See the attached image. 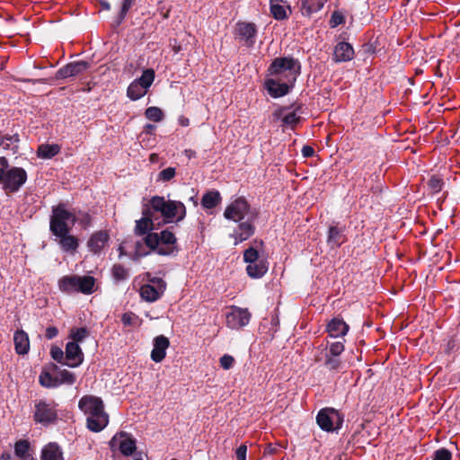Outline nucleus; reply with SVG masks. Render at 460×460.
<instances>
[{
	"label": "nucleus",
	"instance_id": "1",
	"mask_svg": "<svg viewBox=\"0 0 460 460\" xmlns=\"http://www.w3.org/2000/svg\"><path fill=\"white\" fill-rule=\"evenodd\" d=\"M79 409L86 415V426L93 432H100L109 423V415L100 397L84 395L78 402Z\"/></svg>",
	"mask_w": 460,
	"mask_h": 460
},
{
	"label": "nucleus",
	"instance_id": "2",
	"mask_svg": "<svg viewBox=\"0 0 460 460\" xmlns=\"http://www.w3.org/2000/svg\"><path fill=\"white\" fill-rule=\"evenodd\" d=\"M147 207L154 215L159 213L164 223H178L186 217V207L181 201L165 199L164 196L152 197Z\"/></svg>",
	"mask_w": 460,
	"mask_h": 460
},
{
	"label": "nucleus",
	"instance_id": "3",
	"mask_svg": "<svg viewBox=\"0 0 460 460\" xmlns=\"http://www.w3.org/2000/svg\"><path fill=\"white\" fill-rule=\"evenodd\" d=\"M269 75L288 83H295L301 73L300 62L293 57L276 58L268 68Z\"/></svg>",
	"mask_w": 460,
	"mask_h": 460
},
{
	"label": "nucleus",
	"instance_id": "4",
	"mask_svg": "<svg viewBox=\"0 0 460 460\" xmlns=\"http://www.w3.org/2000/svg\"><path fill=\"white\" fill-rule=\"evenodd\" d=\"M144 241L150 251L159 255H171L176 250L177 239L168 229L160 233H149L144 236Z\"/></svg>",
	"mask_w": 460,
	"mask_h": 460
},
{
	"label": "nucleus",
	"instance_id": "5",
	"mask_svg": "<svg viewBox=\"0 0 460 460\" xmlns=\"http://www.w3.org/2000/svg\"><path fill=\"white\" fill-rule=\"evenodd\" d=\"M58 285L63 293L90 295L94 292L95 279L92 276L66 275L59 279Z\"/></svg>",
	"mask_w": 460,
	"mask_h": 460
},
{
	"label": "nucleus",
	"instance_id": "6",
	"mask_svg": "<svg viewBox=\"0 0 460 460\" xmlns=\"http://www.w3.org/2000/svg\"><path fill=\"white\" fill-rule=\"evenodd\" d=\"M49 230L53 235L64 234L72 229L74 213L66 208V204L59 203L52 207Z\"/></svg>",
	"mask_w": 460,
	"mask_h": 460
},
{
	"label": "nucleus",
	"instance_id": "7",
	"mask_svg": "<svg viewBox=\"0 0 460 460\" xmlns=\"http://www.w3.org/2000/svg\"><path fill=\"white\" fill-rule=\"evenodd\" d=\"M33 420L46 427L56 424L58 420V403L53 400H35Z\"/></svg>",
	"mask_w": 460,
	"mask_h": 460
},
{
	"label": "nucleus",
	"instance_id": "8",
	"mask_svg": "<svg viewBox=\"0 0 460 460\" xmlns=\"http://www.w3.org/2000/svg\"><path fill=\"white\" fill-rule=\"evenodd\" d=\"M243 261L247 263L246 272L252 279H260L268 271L267 260L261 257L259 252L253 247H249L244 251Z\"/></svg>",
	"mask_w": 460,
	"mask_h": 460
},
{
	"label": "nucleus",
	"instance_id": "9",
	"mask_svg": "<svg viewBox=\"0 0 460 460\" xmlns=\"http://www.w3.org/2000/svg\"><path fill=\"white\" fill-rule=\"evenodd\" d=\"M316 423L326 432H332L341 428L343 416L334 408L321 409L316 415Z\"/></svg>",
	"mask_w": 460,
	"mask_h": 460
},
{
	"label": "nucleus",
	"instance_id": "10",
	"mask_svg": "<svg viewBox=\"0 0 460 460\" xmlns=\"http://www.w3.org/2000/svg\"><path fill=\"white\" fill-rule=\"evenodd\" d=\"M253 213H257V211L251 208L250 204L244 198L240 197L226 208L224 217L227 220L237 223L252 217Z\"/></svg>",
	"mask_w": 460,
	"mask_h": 460
},
{
	"label": "nucleus",
	"instance_id": "11",
	"mask_svg": "<svg viewBox=\"0 0 460 460\" xmlns=\"http://www.w3.org/2000/svg\"><path fill=\"white\" fill-rule=\"evenodd\" d=\"M27 181V172L21 167H8L2 181L5 192H16Z\"/></svg>",
	"mask_w": 460,
	"mask_h": 460
},
{
	"label": "nucleus",
	"instance_id": "12",
	"mask_svg": "<svg viewBox=\"0 0 460 460\" xmlns=\"http://www.w3.org/2000/svg\"><path fill=\"white\" fill-rule=\"evenodd\" d=\"M165 289L166 283L163 279L148 277V283L141 286L139 295L146 302H155L162 296Z\"/></svg>",
	"mask_w": 460,
	"mask_h": 460
},
{
	"label": "nucleus",
	"instance_id": "13",
	"mask_svg": "<svg viewBox=\"0 0 460 460\" xmlns=\"http://www.w3.org/2000/svg\"><path fill=\"white\" fill-rule=\"evenodd\" d=\"M109 445L113 452L119 450L126 456L133 455L137 449V440L132 435L125 431L116 433L111 439Z\"/></svg>",
	"mask_w": 460,
	"mask_h": 460
},
{
	"label": "nucleus",
	"instance_id": "14",
	"mask_svg": "<svg viewBox=\"0 0 460 460\" xmlns=\"http://www.w3.org/2000/svg\"><path fill=\"white\" fill-rule=\"evenodd\" d=\"M251 316L247 308L232 305L226 314V324L230 329L240 330L249 323Z\"/></svg>",
	"mask_w": 460,
	"mask_h": 460
},
{
	"label": "nucleus",
	"instance_id": "15",
	"mask_svg": "<svg viewBox=\"0 0 460 460\" xmlns=\"http://www.w3.org/2000/svg\"><path fill=\"white\" fill-rule=\"evenodd\" d=\"M234 34L240 43L246 48H252L257 38V27L252 22H237Z\"/></svg>",
	"mask_w": 460,
	"mask_h": 460
},
{
	"label": "nucleus",
	"instance_id": "16",
	"mask_svg": "<svg viewBox=\"0 0 460 460\" xmlns=\"http://www.w3.org/2000/svg\"><path fill=\"white\" fill-rule=\"evenodd\" d=\"M291 107H279L273 112L276 119H281L282 126L294 128L301 120L300 113H302V105H296L293 111H288Z\"/></svg>",
	"mask_w": 460,
	"mask_h": 460
},
{
	"label": "nucleus",
	"instance_id": "17",
	"mask_svg": "<svg viewBox=\"0 0 460 460\" xmlns=\"http://www.w3.org/2000/svg\"><path fill=\"white\" fill-rule=\"evenodd\" d=\"M258 213H253V216L248 217L241 222L234 228L232 236L234 238L235 243H242L248 240L255 233L254 222L257 219Z\"/></svg>",
	"mask_w": 460,
	"mask_h": 460
},
{
	"label": "nucleus",
	"instance_id": "18",
	"mask_svg": "<svg viewBox=\"0 0 460 460\" xmlns=\"http://www.w3.org/2000/svg\"><path fill=\"white\" fill-rule=\"evenodd\" d=\"M265 88L268 93L273 98H279L288 94L293 88L295 83H288L281 79L270 77L265 81Z\"/></svg>",
	"mask_w": 460,
	"mask_h": 460
},
{
	"label": "nucleus",
	"instance_id": "19",
	"mask_svg": "<svg viewBox=\"0 0 460 460\" xmlns=\"http://www.w3.org/2000/svg\"><path fill=\"white\" fill-rule=\"evenodd\" d=\"M90 67L87 61L80 60L68 63L57 71L56 78L65 79L67 77L76 76L84 73Z\"/></svg>",
	"mask_w": 460,
	"mask_h": 460
},
{
	"label": "nucleus",
	"instance_id": "20",
	"mask_svg": "<svg viewBox=\"0 0 460 460\" xmlns=\"http://www.w3.org/2000/svg\"><path fill=\"white\" fill-rule=\"evenodd\" d=\"M143 217L136 221L135 234L137 235H146L148 232L154 229L155 216L146 204L142 210Z\"/></svg>",
	"mask_w": 460,
	"mask_h": 460
},
{
	"label": "nucleus",
	"instance_id": "21",
	"mask_svg": "<svg viewBox=\"0 0 460 460\" xmlns=\"http://www.w3.org/2000/svg\"><path fill=\"white\" fill-rule=\"evenodd\" d=\"M110 240V234L106 230H100L93 233L87 241L89 251L94 254H99L107 245Z\"/></svg>",
	"mask_w": 460,
	"mask_h": 460
},
{
	"label": "nucleus",
	"instance_id": "22",
	"mask_svg": "<svg viewBox=\"0 0 460 460\" xmlns=\"http://www.w3.org/2000/svg\"><path fill=\"white\" fill-rule=\"evenodd\" d=\"M66 361L65 365L70 367H76L84 361V353L78 344L75 342H67L66 345Z\"/></svg>",
	"mask_w": 460,
	"mask_h": 460
},
{
	"label": "nucleus",
	"instance_id": "23",
	"mask_svg": "<svg viewBox=\"0 0 460 460\" xmlns=\"http://www.w3.org/2000/svg\"><path fill=\"white\" fill-rule=\"evenodd\" d=\"M154 348L151 351V358L153 361L159 363L163 361L166 356V349L170 346L169 339L164 335L156 336L153 341Z\"/></svg>",
	"mask_w": 460,
	"mask_h": 460
},
{
	"label": "nucleus",
	"instance_id": "24",
	"mask_svg": "<svg viewBox=\"0 0 460 460\" xmlns=\"http://www.w3.org/2000/svg\"><path fill=\"white\" fill-rule=\"evenodd\" d=\"M347 242L344 226H331L328 230L327 243L334 249Z\"/></svg>",
	"mask_w": 460,
	"mask_h": 460
},
{
	"label": "nucleus",
	"instance_id": "25",
	"mask_svg": "<svg viewBox=\"0 0 460 460\" xmlns=\"http://www.w3.org/2000/svg\"><path fill=\"white\" fill-rule=\"evenodd\" d=\"M354 58L353 47L347 42H339L333 51V60L335 62H346Z\"/></svg>",
	"mask_w": 460,
	"mask_h": 460
},
{
	"label": "nucleus",
	"instance_id": "26",
	"mask_svg": "<svg viewBox=\"0 0 460 460\" xmlns=\"http://www.w3.org/2000/svg\"><path fill=\"white\" fill-rule=\"evenodd\" d=\"M349 325L339 317L332 318L327 324L326 331L331 337H343L349 332Z\"/></svg>",
	"mask_w": 460,
	"mask_h": 460
},
{
	"label": "nucleus",
	"instance_id": "27",
	"mask_svg": "<svg viewBox=\"0 0 460 460\" xmlns=\"http://www.w3.org/2000/svg\"><path fill=\"white\" fill-rule=\"evenodd\" d=\"M69 233L55 236L59 239L58 243L62 251L74 254L79 247V239Z\"/></svg>",
	"mask_w": 460,
	"mask_h": 460
},
{
	"label": "nucleus",
	"instance_id": "28",
	"mask_svg": "<svg viewBox=\"0 0 460 460\" xmlns=\"http://www.w3.org/2000/svg\"><path fill=\"white\" fill-rule=\"evenodd\" d=\"M14 349L17 354L25 355L30 349V341L28 334L21 330L16 331L13 335Z\"/></svg>",
	"mask_w": 460,
	"mask_h": 460
},
{
	"label": "nucleus",
	"instance_id": "29",
	"mask_svg": "<svg viewBox=\"0 0 460 460\" xmlns=\"http://www.w3.org/2000/svg\"><path fill=\"white\" fill-rule=\"evenodd\" d=\"M41 460H64L61 448L57 443H49L41 451Z\"/></svg>",
	"mask_w": 460,
	"mask_h": 460
},
{
	"label": "nucleus",
	"instance_id": "30",
	"mask_svg": "<svg viewBox=\"0 0 460 460\" xmlns=\"http://www.w3.org/2000/svg\"><path fill=\"white\" fill-rule=\"evenodd\" d=\"M283 0H270V13L276 20H284L288 18L287 9L291 13L290 6H285Z\"/></svg>",
	"mask_w": 460,
	"mask_h": 460
},
{
	"label": "nucleus",
	"instance_id": "31",
	"mask_svg": "<svg viewBox=\"0 0 460 460\" xmlns=\"http://www.w3.org/2000/svg\"><path fill=\"white\" fill-rule=\"evenodd\" d=\"M31 445L28 440L20 439L14 444V454L21 460H34L30 453Z\"/></svg>",
	"mask_w": 460,
	"mask_h": 460
},
{
	"label": "nucleus",
	"instance_id": "32",
	"mask_svg": "<svg viewBox=\"0 0 460 460\" xmlns=\"http://www.w3.org/2000/svg\"><path fill=\"white\" fill-rule=\"evenodd\" d=\"M323 6L324 4L319 0H300V10L305 16L319 12Z\"/></svg>",
	"mask_w": 460,
	"mask_h": 460
},
{
	"label": "nucleus",
	"instance_id": "33",
	"mask_svg": "<svg viewBox=\"0 0 460 460\" xmlns=\"http://www.w3.org/2000/svg\"><path fill=\"white\" fill-rule=\"evenodd\" d=\"M221 199L220 193L217 190H210L203 195L201 205L207 209H212L221 202Z\"/></svg>",
	"mask_w": 460,
	"mask_h": 460
},
{
	"label": "nucleus",
	"instance_id": "34",
	"mask_svg": "<svg viewBox=\"0 0 460 460\" xmlns=\"http://www.w3.org/2000/svg\"><path fill=\"white\" fill-rule=\"evenodd\" d=\"M74 217H73V224L78 223L79 226L84 228L87 229L90 226H92L93 224V217L90 213L86 211L82 210H75L73 209Z\"/></svg>",
	"mask_w": 460,
	"mask_h": 460
},
{
	"label": "nucleus",
	"instance_id": "35",
	"mask_svg": "<svg viewBox=\"0 0 460 460\" xmlns=\"http://www.w3.org/2000/svg\"><path fill=\"white\" fill-rule=\"evenodd\" d=\"M146 93L147 90L135 80L128 85L127 90L128 97L133 101L142 98Z\"/></svg>",
	"mask_w": 460,
	"mask_h": 460
},
{
	"label": "nucleus",
	"instance_id": "36",
	"mask_svg": "<svg viewBox=\"0 0 460 460\" xmlns=\"http://www.w3.org/2000/svg\"><path fill=\"white\" fill-rule=\"evenodd\" d=\"M60 151V147L58 145H40L38 148L37 154L41 158H52L58 155Z\"/></svg>",
	"mask_w": 460,
	"mask_h": 460
},
{
	"label": "nucleus",
	"instance_id": "37",
	"mask_svg": "<svg viewBox=\"0 0 460 460\" xmlns=\"http://www.w3.org/2000/svg\"><path fill=\"white\" fill-rule=\"evenodd\" d=\"M40 384L48 388L58 387L60 385V382H58L57 374L51 375L49 372H41L39 376Z\"/></svg>",
	"mask_w": 460,
	"mask_h": 460
},
{
	"label": "nucleus",
	"instance_id": "38",
	"mask_svg": "<svg viewBox=\"0 0 460 460\" xmlns=\"http://www.w3.org/2000/svg\"><path fill=\"white\" fill-rule=\"evenodd\" d=\"M89 331L85 327L81 328H72L69 332V339L72 340L71 342H82L85 338L89 336Z\"/></svg>",
	"mask_w": 460,
	"mask_h": 460
},
{
	"label": "nucleus",
	"instance_id": "39",
	"mask_svg": "<svg viewBox=\"0 0 460 460\" xmlns=\"http://www.w3.org/2000/svg\"><path fill=\"white\" fill-rule=\"evenodd\" d=\"M111 274L117 282L124 281L129 277L128 270L121 264H114L111 269Z\"/></svg>",
	"mask_w": 460,
	"mask_h": 460
},
{
	"label": "nucleus",
	"instance_id": "40",
	"mask_svg": "<svg viewBox=\"0 0 460 460\" xmlns=\"http://www.w3.org/2000/svg\"><path fill=\"white\" fill-rule=\"evenodd\" d=\"M324 365L330 371L336 372L340 371L343 367L340 357L328 354H325Z\"/></svg>",
	"mask_w": 460,
	"mask_h": 460
},
{
	"label": "nucleus",
	"instance_id": "41",
	"mask_svg": "<svg viewBox=\"0 0 460 460\" xmlns=\"http://www.w3.org/2000/svg\"><path fill=\"white\" fill-rule=\"evenodd\" d=\"M145 116L153 122H160L164 118V111L155 106L148 107L145 111Z\"/></svg>",
	"mask_w": 460,
	"mask_h": 460
},
{
	"label": "nucleus",
	"instance_id": "42",
	"mask_svg": "<svg viewBox=\"0 0 460 460\" xmlns=\"http://www.w3.org/2000/svg\"><path fill=\"white\" fill-rule=\"evenodd\" d=\"M155 80V71L152 68L146 69L142 75L136 79L138 84H140L144 88L148 90Z\"/></svg>",
	"mask_w": 460,
	"mask_h": 460
},
{
	"label": "nucleus",
	"instance_id": "43",
	"mask_svg": "<svg viewBox=\"0 0 460 460\" xmlns=\"http://www.w3.org/2000/svg\"><path fill=\"white\" fill-rule=\"evenodd\" d=\"M121 322L124 326L138 327L142 323V320L133 312H127L122 314Z\"/></svg>",
	"mask_w": 460,
	"mask_h": 460
},
{
	"label": "nucleus",
	"instance_id": "44",
	"mask_svg": "<svg viewBox=\"0 0 460 460\" xmlns=\"http://www.w3.org/2000/svg\"><path fill=\"white\" fill-rule=\"evenodd\" d=\"M58 382H60V385H73L75 380V375L66 369L59 370L57 372Z\"/></svg>",
	"mask_w": 460,
	"mask_h": 460
},
{
	"label": "nucleus",
	"instance_id": "45",
	"mask_svg": "<svg viewBox=\"0 0 460 460\" xmlns=\"http://www.w3.org/2000/svg\"><path fill=\"white\" fill-rule=\"evenodd\" d=\"M146 248L148 247L146 245L144 238L140 241H137L135 243V250L132 259L137 260L138 258L148 255L150 253V250L148 251Z\"/></svg>",
	"mask_w": 460,
	"mask_h": 460
},
{
	"label": "nucleus",
	"instance_id": "46",
	"mask_svg": "<svg viewBox=\"0 0 460 460\" xmlns=\"http://www.w3.org/2000/svg\"><path fill=\"white\" fill-rule=\"evenodd\" d=\"M50 356L58 363L65 365L66 354L64 353L61 348L56 345L51 346Z\"/></svg>",
	"mask_w": 460,
	"mask_h": 460
},
{
	"label": "nucleus",
	"instance_id": "47",
	"mask_svg": "<svg viewBox=\"0 0 460 460\" xmlns=\"http://www.w3.org/2000/svg\"><path fill=\"white\" fill-rule=\"evenodd\" d=\"M176 170L174 167H167L159 172L157 181H162L164 182L169 181L174 178Z\"/></svg>",
	"mask_w": 460,
	"mask_h": 460
},
{
	"label": "nucleus",
	"instance_id": "48",
	"mask_svg": "<svg viewBox=\"0 0 460 460\" xmlns=\"http://www.w3.org/2000/svg\"><path fill=\"white\" fill-rule=\"evenodd\" d=\"M344 349L345 347L342 342L335 341L330 344L329 349L326 352V354L340 357V355L344 351Z\"/></svg>",
	"mask_w": 460,
	"mask_h": 460
},
{
	"label": "nucleus",
	"instance_id": "49",
	"mask_svg": "<svg viewBox=\"0 0 460 460\" xmlns=\"http://www.w3.org/2000/svg\"><path fill=\"white\" fill-rule=\"evenodd\" d=\"M452 454L447 448H439L433 453V460H451Z\"/></svg>",
	"mask_w": 460,
	"mask_h": 460
},
{
	"label": "nucleus",
	"instance_id": "50",
	"mask_svg": "<svg viewBox=\"0 0 460 460\" xmlns=\"http://www.w3.org/2000/svg\"><path fill=\"white\" fill-rule=\"evenodd\" d=\"M219 363L223 369L228 370L234 367L235 359L233 356L225 354L220 358Z\"/></svg>",
	"mask_w": 460,
	"mask_h": 460
},
{
	"label": "nucleus",
	"instance_id": "51",
	"mask_svg": "<svg viewBox=\"0 0 460 460\" xmlns=\"http://www.w3.org/2000/svg\"><path fill=\"white\" fill-rule=\"evenodd\" d=\"M345 22L344 15L338 11L332 13V17L330 19V26L332 28H335Z\"/></svg>",
	"mask_w": 460,
	"mask_h": 460
},
{
	"label": "nucleus",
	"instance_id": "52",
	"mask_svg": "<svg viewBox=\"0 0 460 460\" xmlns=\"http://www.w3.org/2000/svg\"><path fill=\"white\" fill-rule=\"evenodd\" d=\"M442 185H443V181L441 179H439L438 177L437 176H432L429 180V188L435 191V192H438L441 190L442 189Z\"/></svg>",
	"mask_w": 460,
	"mask_h": 460
},
{
	"label": "nucleus",
	"instance_id": "53",
	"mask_svg": "<svg viewBox=\"0 0 460 460\" xmlns=\"http://www.w3.org/2000/svg\"><path fill=\"white\" fill-rule=\"evenodd\" d=\"M136 0H123L121 9L119 12V17L120 19H124L127 15L128 10L132 7Z\"/></svg>",
	"mask_w": 460,
	"mask_h": 460
},
{
	"label": "nucleus",
	"instance_id": "54",
	"mask_svg": "<svg viewBox=\"0 0 460 460\" xmlns=\"http://www.w3.org/2000/svg\"><path fill=\"white\" fill-rule=\"evenodd\" d=\"M5 141H9L12 143L20 142V137L18 134L4 136H2L0 134V146H3Z\"/></svg>",
	"mask_w": 460,
	"mask_h": 460
},
{
	"label": "nucleus",
	"instance_id": "55",
	"mask_svg": "<svg viewBox=\"0 0 460 460\" xmlns=\"http://www.w3.org/2000/svg\"><path fill=\"white\" fill-rule=\"evenodd\" d=\"M9 167V163L5 157H0V182L2 183L4 173Z\"/></svg>",
	"mask_w": 460,
	"mask_h": 460
},
{
	"label": "nucleus",
	"instance_id": "56",
	"mask_svg": "<svg viewBox=\"0 0 460 460\" xmlns=\"http://www.w3.org/2000/svg\"><path fill=\"white\" fill-rule=\"evenodd\" d=\"M247 447L241 445L235 451L237 460H246Z\"/></svg>",
	"mask_w": 460,
	"mask_h": 460
},
{
	"label": "nucleus",
	"instance_id": "57",
	"mask_svg": "<svg viewBox=\"0 0 460 460\" xmlns=\"http://www.w3.org/2000/svg\"><path fill=\"white\" fill-rule=\"evenodd\" d=\"M58 334V330L55 326H49L46 329L45 336L48 340H52Z\"/></svg>",
	"mask_w": 460,
	"mask_h": 460
},
{
	"label": "nucleus",
	"instance_id": "58",
	"mask_svg": "<svg viewBox=\"0 0 460 460\" xmlns=\"http://www.w3.org/2000/svg\"><path fill=\"white\" fill-rule=\"evenodd\" d=\"M18 144H19V142L12 143L9 141H5L3 146V148L4 150H11L13 154H15L18 152V149H19Z\"/></svg>",
	"mask_w": 460,
	"mask_h": 460
},
{
	"label": "nucleus",
	"instance_id": "59",
	"mask_svg": "<svg viewBox=\"0 0 460 460\" xmlns=\"http://www.w3.org/2000/svg\"><path fill=\"white\" fill-rule=\"evenodd\" d=\"M301 152H302L303 156L305 158L312 157L314 155V149L310 146H304L302 147Z\"/></svg>",
	"mask_w": 460,
	"mask_h": 460
},
{
	"label": "nucleus",
	"instance_id": "60",
	"mask_svg": "<svg viewBox=\"0 0 460 460\" xmlns=\"http://www.w3.org/2000/svg\"><path fill=\"white\" fill-rule=\"evenodd\" d=\"M156 128V127L153 124H146L145 126L144 131L147 134H152L153 131Z\"/></svg>",
	"mask_w": 460,
	"mask_h": 460
},
{
	"label": "nucleus",
	"instance_id": "61",
	"mask_svg": "<svg viewBox=\"0 0 460 460\" xmlns=\"http://www.w3.org/2000/svg\"><path fill=\"white\" fill-rule=\"evenodd\" d=\"M179 122L182 127H187L190 123V120L188 118L181 117Z\"/></svg>",
	"mask_w": 460,
	"mask_h": 460
},
{
	"label": "nucleus",
	"instance_id": "62",
	"mask_svg": "<svg viewBox=\"0 0 460 460\" xmlns=\"http://www.w3.org/2000/svg\"><path fill=\"white\" fill-rule=\"evenodd\" d=\"M184 153H185V155L188 158L195 157V155H196V152L194 150H191V149H186L184 151Z\"/></svg>",
	"mask_w": 460,
	"mask_h": 460
},
{
	"label": "nucleus",
	"instance_id": "63",
	"mask_svg": "<svg viewBox=\"0 0 460 460\" xmlns=\"http://www.w3.org/2000/svg\"><path fill=\"white\" fill-rule=\"evenodd\" d=\"M12 455L8 452H4L1 455V460H12Z\"/></svg>",
	"mask_w": 460,
	"mask_h": 460
},
{
	"label": "nucleus",
	"instance_id": "64",
	"mask_svg": "<svg viewBox=\"0 0 460 460\" xmlns=\"http://www.w3.org/2000/svg\"><path fill=\"white\" fill-rule=\"evenodd\" d=\"M158 159V155L157 154H151L150 156H149V160L151 163H155L156 162Z\"/></svg>",
	"mask_w": 460,
	"mask_h": 460
}]
</instances>
